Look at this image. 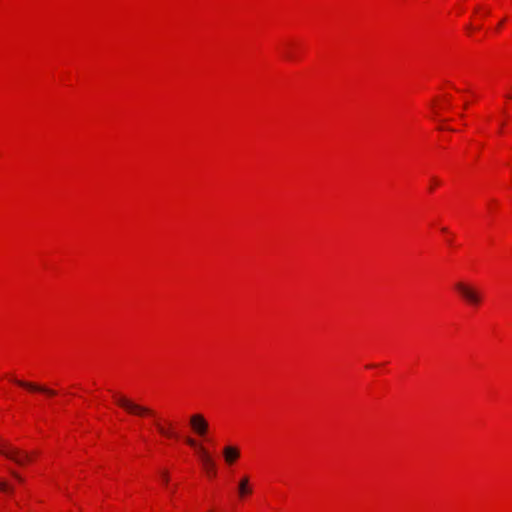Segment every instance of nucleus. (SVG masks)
<instances>
[{"label": "nucleus", "instance_id": "nucleus-1", "mask_svg": "<svg viewBox=\"0 0 512 512\" xmlns=\"http://www.w3.org/2000/svg\"><path fill=\"white\" fill-rule=\"evenodd\" d=\"M114 398L116 403L130 414L138 416L154 415V412L150 408L141 406L123 395L115 394Z\"/></svg>", "mask_w": 512, "mask_h": 512}, {"label": "nucleus", "instance_id": "nucleus-2", "mask_svg": "<svg viewBox=\"0 0 512 512\" xmlns=\"http://www.w3.org/2000/svg\"><path fill=\"white\" fill-rule=\"evenodd\" d=\"M0 454L6 458L14 461L16 464L23 466L31 460L30 455L27 452L21 451L10 444L3 442L0 443Z\"/></svg>", "mask_w": 512, "mask_h": 512}, {"label": "nucleus", "instance_id": "nucleus-3", "mask_svg": "<svg viewBox=\"0 0 512 512\" xmlns=\"http://www.w3.org/2000/svg\"><path fill=\"white\" fill-rule=\"evenodd\" d=\"M455 289L461 295V297L471 305H479L482 300V295L479 290L476 288L464 283L457 282L455 284Z\"/></svg>", "mask_w": 512, "mask_h": 512}, {"label": "nucleus", "instance_id": "nucleus-4", "mask_svg": "<svg viewBox=\"0 0 512 512\" xmlns=\"http://www.w3.org/2000/svg\"><path fill=\"white\" fill-rule=\"evenodd\" d=\"M190 426L193 432L200 436L205 437L209 430V424L202 414H193L189 418Z\"/></svg>", "mask_w": 512, "mask_h": 512}, {"label": "nucleus", "instance_id": "nucleus-5", "mask_svg": "<svg viewBox=\"0 0 512 512\" xmlns=\"http://www.w3.org/2000/svg\"><path fill=\"white\" fill-rule=\"evenodd\" d=\"M13 382L23 388H26L28 390H31V391H37V392H41V393H44L48 396H55L56 395V391L51 389V388H48L46 386H42V385H37L35 383H32V382H26V381H22V380H17V379H13Z\"/></svg>", "mask_w": 512, "mask_h": 512}, {"label": "nucleus", "instance_id": "nucleus-6", "mask_svg": "<svg viewBox=\"0 0 512 512\" xmlns=\"http://www.w3.org/2000/svg\"><path fill=\"white\" fill-rule=\"evenodd\" d=\"M186 443L192 447H197L200 454H201V458H202V461H203V464L205 465V467L207 469H212L214 467V462L213 460L211 459V457L209 456L208 452L206 451V449L201 446V445H198L196 440L191 438V437H187L186 438Z\"/></svg>", "mask_w": 512, "mask_h": 512}, {"label": "nucleus", "instance_id": "nucleus-7", "mask_svg": "<svg viewBox=\"0 0 512 512\" xmlns=\"http://www.w3.org/2000/svg\"><path fill=\"white\" fill-rule=\"evenodd\" d=\"M225 462L232 465L240 456V450L235 446H225L223 449Z\"/></svg>", "mask_w": 512, "mask_h": 512}, {"label": "nucleus", "instance_id": "nucleus-8", "mask_svg": "<svg viewBox=\"0 0 512 512\" xmlns=\"http://www.w3.org/2000/svg\"><path fill=\"white\" fill-rule=\"evenodd\" d=\"M252 492L250 486H249V478L247 476H244L239 481L238 485V493L240 497H244Z\"/></svg>", "mask_w": 512, "mask_h": 512}, {"label": "nucleus", "instance_id": "nucleus-9", "mask_svg": "<svg viewBox=\"0 0 512 512\" xmlns=\"http://www.w3.org/2000/svg\"><path fill=\"white\" fill-rule=\"evenodd\" d=\"M156 428H157L158 432L165 437H168V438H176L177 437V433L172 429L171 425L168 428H166L162 424L157 422Z\"/></svg>", "mask_w": 512, "mask_h": 512}, {"label": "nucleus", "instance_id": "nucleus-10", "mask_svg": "<svg viewBox=\"0 0 512 512\" xmlns=\"http://www.w3.org/2000/svg\"><path fill=\"white\" fill-rule=\"evenodd\" d=\"M0 490H1V491H5V492H7V491L11 492V491H12V490L8 487L7 483H5V482H0Z\"/></svg>", "mask_w": 512, "mask_h": 512}, {"label": "nucleus", "instance_id": "nucleus-11", "mask_svg": "<svg viewBox=\"0 0 512 512\" xmlns=\"http://www.w3.org/2000/svg\"><path fill=\"white\" fill-rule=\"evenodd\" d=\"M161 477H162V480H163L164 484H167L168 481H169L168 472L167 471H163L161 473Z\"/></svg>", "mask_w": 512, "mask_h": 512}, {"label": "nucleus", "instance_id": "nucleus-12", "mask_svg": "<svg viewBox=\"0 0 512 512\" xmlns=\"http://www.w3.org/2000/svg\"><path fill=\"white\" fill-rule=\"evenodd\" d=\"M12 475L15 479H17L19 482H23V478L16 472H12Z\"/></svg>", "mask_w": 512, "mask_h": 512}]
</instances>
